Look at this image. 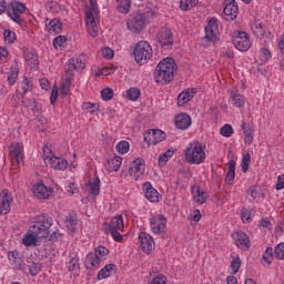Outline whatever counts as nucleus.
<instances>
[{
  "instance_id": "f257e3e1",
  "label": "nucleus",
  "mask_w": 284,
  "mask_h": 284,
  "mask_svg": "<svg viewBox=\"0 0 284 284\" xmlns=\"http://www.w3.org/2000/svg\"><path fill=\"white\" fill-rule=\"evenodd\" d=\"M174 70H176V62L172 58H165L159 62L154 71V79L160 85H168L174 81Z\"/></svg>"
},
{
  "instance_id": "f03ea898",
  "label": "nucleus",
  "mask_w": 284,
  "mask_h": 284,
  "mask_svg": "<svg viewBox=\"0 0 284 284\" xmlns=\"http://www.w3.org/2000/svg\"><path fill=\"white\" fill-rule=\"evenodd\" d=\"M54 224L52 216L48 214L39 215L33 225L30 226V232L36 234L38 239H48L50 236V227Z\"/></svg>"
},
{
  "instance_id": "7ed1b4c3",
  "label": "nucleus",
  "mask_w": 284,
  "mask_h": 284,
  "mask_svg": "<svg viewBox=\"0 0 284 284\" xmlns=\"http://www.w3.org/2000/svg\"><path fill=\"white\" fill-rule=\"evenodd\" d=\"M184 156L186 163H190L191 165L203 163V161H205V150L203 149V144L199 141L190 143L184 151Z\"/></svg>"
},
{
  "instance_id": "20e7f679",
  "label": "nucleus",
  "mask_w": 284,
  "mask_h": 284,
  "mask_svg": "<svg viewBox=\"0 0 284 284\" xmlns=\"http://www.w3.org/2000/svg\"><path fill=\"white\" fill-rule=\"evenodd\" d=\"M150 17H154V11H152V9H148L144 13L135 12L129 17L126 26L131 32L139 34L145 27V19Z\"/></svg>"
},
{
  "instance_id": "39448f33",
  "label": "nucleus",
  "mask_w": 284,
  "mask_h": 284,
  "mask_svg": "<svg viewBox=\"0 0 284 284\" xmlns=\"http://www.w3.org/2000/svg\"><path fill=\"white\" fill-rule=\"evenodd\" d=\"M134 60L139 63V65H145L150 59H152V45L148 41H140L135 44L134 51Z\"/></svg>"
},
{
  "instance_id": "423d86ee",
  "label": "nucleus",
  "mask_w": 284,
  "mask_h": 284,
  "mask_svg": "<svg viewBox=\"0 0 284 284\" xmlns=\"http://www.w3.org/2000/svg\"><path fill=\"white\" fill-rule=\"evenodd\" d=\"M94 14H99V4L97 3V0H90V8L85 11V21L89 34L93 39L99 34V27H97Z\"/></svg>"
},
{
  "instance_id": "0eeeda50",
  "label": "nucleus",
  "mask_w": 284,
  "mask_h": 284,
  "mask_svg": "<svg viewBox=\"0 0 284 284\" xmlns=\"http://www.w3.org/2000/svg\"><path fill=\"white\" fill-rule=\"evenodd\" d=\"M232 43L240 50V52H247L252 47V42L250 41V36L245 31H234L232 37Z\"/></svg>"
},
{
  "instance_id": "6e6552de",
  "label": "nucleus",
  "mask_w": 284,
  "mask_h": 284,
  "mask_svg": "<svg viewBox=\"0 0 284 284\" xmlns=\"http://www.w3.org/2000/svg\"><path fill=\"white\" fill-rule=\"evenodd\" d=\"M129 174L134 181H139V179L145 174V160H143V158L133 160L129 166Z\"/></svg>"
},
{
  "instance_id": "1a4fd4ad",
  "label": "nucleus",
  "mask_w": 284,
  "mask_h": 284,
  "mask_svg": "<svg viewBox=\"0 0 284 284\" xmlns=\"http://www.w3.org/2000/svg\"><path fill=\"white\" fill-rule=\"evenodd\" d=\"M223 14L225 21H234L239 17V3H236V0H224Z\"/></svg>"
},
{
  "instance_id": "9d476101",
  "label": "nucleus",
  "mask_w": 284,
  "mask_h": 284,
  "mask_svg": "<svg viewBox=\"0 0 284 284\" xmlns=\"http://www.w3.org/2000/svg\"><path fill=\"white\" fill-rule=\"evenodd\" d=\"M219 33V23L216 18H211L209 20V24L205 27V37L204 41L210 45L214 39H216V34Z\"/></svg>"
},
{
  "instance_id": "9b49d317",
  "label": "nucleus",
  "mask_w": 284,
  "mask_h": 284,
  "mask_svg": "<svg viewBox=\"0 0 284 284\" xmlns=\"http://www.w3.org/2000/svg\"><path fill=\"white\" fill-rule=\"evenodd\" d=\"M139 241L142 252H144V254H150V252H152L154 247H156V244L154 243V237L145 232L140 233Z\"/></svg>"
},
{
  "instance_id": "f8f14e48",
  "label": "nucleus",
  "mask_w": 284,
  "mask_h": 284,
  "mask_svg": "<svg viewBox=\"0 0 284 284\" xmlns=\"http://www.w3.org/2000/svg\"><path fill=\"white\" fill-rule=\"evenodd\" d=\"M158 42L161 48H169V45H174V36L172 34V30L168 28H162L158 33Z\"/></svg>"
},
{
  "instance_id": "ddd939ff",
  "label": "nucleus",
  "mask_w": 284,
  "mask_h": 284,
  "mask_svg": "<svg viewBox=\"0 0 284 284\" xmlns=\"http://www.w3.org/2000/svg\"><path fill=\"white\" fill-rule=\"evenodd\" d=\"M166 222H168V220L165 219V216H163L161 214L153 216L150 220V226H151L153 234H162V232H165V223Z\"/></svg>"
},
{
  "instance_id": "4468645a",
  "label": "nucleus",
  "mask_w": 284,
  "mask_h": 284,
  "mask_svg": "<svg viewBox=\"0 0 284 284\" xmlns=\"http://www.w3.org/2000/svg\"><path fill=\"white\" fill-rule=\"evenodd\" d=\"M233 240L236 245V247H240V250H250V236L245 234L243 231H237L233 233Z\"/></svg>"
},
{
  "instance_id": "2eb2a0df",
  "label": "nucleus",
  "mask_w": 284,
  "mask_h": 284,
  "mask_svg": "<svg viewBox=\"0 0 284 284\" xmlns=\"http://www.w3.org/2000/svg\"><path fill=\"white\" fill-rule=\"evenodd\" d=\"M12 203V196L8 194V190H3L0 194V214H10V205Z\"/></svg>"
},
{
  "instance_id": "dca6fc26",
  "label": "nucleus",
  "mask_w": 284,
  "mask_h": 284,
  "mask_svg": "<svg viewBox=\"0 0 284 284\" xmlns=\"http://www.w3.org/2000/svg\"><path fill=\"white\" fill-rule=\"evenodd\" d=\"M33 194L37 199H48L52 194V190L43 183L33 185Z\"/></svg>"
},
{
  "instance_id": "f3484780",
  "label": "nucleus",
  "mask_w": 284,
  "mask_h": 284,
  "mask_svg": "<svg viewBox=\"0 0 284 284\" xmlns=\"http://www.w3.org/2000/svg\"><path fill=\"white\" fill-rule=\"evenodd\" d=\"M192 125V118L187 113H181L175 116V126L178 130H187Z\"/></svg>"
},
{
  "instance_id": "a211bd4d",
  "label": "nucleus",
  "mask_w": 284,
  "mask_h": 284,
  "mask_svg": "<svg viewBox=\"0 0 284 284\" xmlns=\"http://www.w3.org/2000/svg\"><path fill=\"white\" fill-rule=\"evenodd\" d=\"M145 199L150 201L151 203H159V191L156 189L152 187V183L145 182L143 184Z\"/></svg>"
},
{
  "instance_id": "6ab92c4d",
  "label": "nucleus",
  "mask_w": 284,
  "mask_h": 284,
  "mask_svg": "<svg viewBox=\"0 0 284 284\" xmlns=\"http://www.w3.org/2000/svg\"><path fill=\"white\" fill-rule=\"evenodd\" d=\"M44 160L49 161L53 170H65L68 168V160L65 159L57 158L55 155H47Z\"/></svg>"
},
{
  "instance_id": "aec40b11",
  "label": "nucleus",
  "mask_w": 284,
  "mask_h": 284,
  "mask_svg": "<svg viewBox=\"0 0 284 284\" xmlns=\"http://www.w3.org/2000/svg\"><path fill=\"white\" fill-rule=\"evenodd\" d=\"M194 94H196V89L194 88L183 91L178 95V105L181 108L185 105V103H190V101L194 99Z\"/></svg>"
},
{
  "instance_id": "412c9836",
  "label": "nucleus",
  "mask_w": 284,
  "mask_h": 284,
  "mask_svg": "<svg viewBox=\"0 0 284 284\" xmlns=\"http://www.w3.org/2000/svg\"><path fill=\"white\" fill-rule=\"evenodd\" d=\"M24 60L27 61L28 65H30L33 72L39 70V55L34 51H26L24 52Z\"/></svg>"
},
{
  "instance_id": "4be33fe9",
  "label": "nucleus",
  "mask_w": 284,
  "mask_h": 284,
  "mask_svg": "<svg viewBox=\"0 0 284 284\" xmlns=\"http://www.w3.org/2000/svg\"><path fill=\"white\" fill-rule=\"evenodd\" d=\"M191 192L193 194L194 201H196V203H200V205H203V203L207 201V192L202 191L201 186H192Z\"/></svg>"
},
{
  "instance_id": "5701e85b",
  "label": "nucleus",
  "mask_w": 284,
  "mask_h": 284,
  "mask_svg": "<svg viewBox=\"0 0 284 284\" xmlns=\"http://www.w3.org/2000/svg\"><path fill=\"white\" fill-rule=\"evenodd\" d=\"M102 229L105 234H111V236L115 241V243H121L123 241V235H121V233H119V231H118L119 229H112V226H110V223L104 222L102 224Z\"/></svg>"
},
{
  "instance_id": "b1692460",
  "label": "nucleus",
  "mask_w": 284,
  "mask_h": 284,
  "mask_svg": "<svg viewBox=\"0 0 284 284\" xmlns=\"http://www.w3.org/2000/svg\"><path fill=\"white\" fill-rule=\"evenodd\" d=\"M234 179H236V161L230 160L229 161V171L225 175V183L227 185H233Z\"/></svg>"
},
{
  "instance_id": "393cba45",
  "label": "nucleus",
  "mask_w": 284,
  "mask_h": 284,
  "mask_svg": "<svg viewBox=\"0 0 284 284\" xmlns=\"http://www.w3.org/2000/svg\"><path fill=\"white\" fill-rule=\"evenodd\" d=\"M84 265L87 270H99V265H101V258H98L94 253H89L85 257Z\"/></svg>"
},
{
  "instance_id": "a878e982",
  "label": "nucleus",
  "mask_w": 284,
  "mask_h": 284,
  "mask_svg": "<svg viewBox=\"0 0 284 284\" xmlns=\"http://www.w3.org/2000/svg\"><path fill=\"white\" fill-rule=\"evenodd\" d=\"M121 163H123V158L115 156L106 161L105 169L109 172H119V169L121 168Z\"/></svg>"
},
{
  "instance_id": "bb28decb",
  "label": "nucleus",
  "mask_w": 284,
  "mask_h": 284,
  "mask_svg": "<svg viewBox=\"0 0 284 284\" xmlns=\"http://www.w3.org/2000/svg\"><path fill=\"white\" fill-rule=\"evenodd\" d=\"M109 226H111L112 230H119L120 232H123L125 227V224H123V215H115L112 217Z\"/></svg>"
},
{
  "instance_id": "cd10ccee",
  "label": "nucleus",
  "mask_w": 284,
  "mask_h": 284,
  "mask_svg": "<svg viewBox=\"0 0 284 284\" xmlns=\"http://www.w3.org/2000/svg\"><path fill=\"white\" fill-rule=\"evenodd\" d=\"M90 194L93 196H98L101 193V180L99 178L93 179V181H89Z\"/></svg>"
},
{
  "instance_id": "c85d7f7f",
  "label": "nucleus",
  "mask_w": 284,
  "mask_h": 284,
  "mask_svg": "<svg viewBox=\"0 0 284 284\" xmlns=\"http://www.w3.org/2000/svg\"><path fill=\"white\" fill-rule=\"evenodd\" d=\"M11 158L17 161V163H23V153H21V148L19 145L10 146Z\"/></svg>"
},
{
  "instance_id": "c756f323",
  "label": "nucleus",
  "mask_w": 284,
  "mask_h": 284,
  "mask_svg": "<svg viewBox=\"0 0 284 284\" xmlns=\"http://www.w3.org/2000/svg\"><path fill=\"white\" fill-rule=\"evenodd\" d=\"M115 271H116V265H114V264H106L98 273V280L101 281V278H108V276H110V272H115Z\"/></svg>"
},
{
  "instance_id": "7c9ffc66",
  "label": "nucleus",
  "mask_w": 284,
  "mask_h": 284,
  "mask_svg": "<svg viewBox=\"0 0 284 284\" xmlns=\"http://www.w3.org/2000/svg\"><path fill=\"white\" fill-rule=\"evenodd\" d=\"M166 136L168 135L165 134V132H163L159 129H152L153 145L162 143V141H165Z\"/></svg>"
},
{
  "instance_id": "2f4dec72",
  "label": "nucleus",
  "mask_w": 284,
  "mask_h": 284,
  "mask_svg": "<svg viewBox=\"0 0 284 284\" xmlns=\"http://www.w3.org/2000/svg\"><path fill=\"white\" fill-rule=\"evenodd\" d=\"M39 241V235L34 234L33 232L27 234L23 239H22V243L23 245H26L27 247H30L32 245H37Z\"/></svg>"
},
{
  "instance_id": "473e14b6",
  "label": "nucleus",
  "mask_w": 284,
  "mask_h": 284,
  "mask_svg": "<svg viewBox=\"0 0 284 284\" xmlns=\"http://www.w3.org/2000/svg\"><path fill=\"white\" fill-rule=\"evenodd\" d=\"M49 32H55V34H59L63 30V23L59 21V19H52L49 22Z\"/></svg>"
},
{
  "instance_id": "72a5a7b5",
  "label": "nucleus",
  "mask_w": 284,
  "mask_h": 284,
  "mask_svg": "<svg viewBox=\"0 0 284 284\" xmlns=\"http://www.w3.org/2000/svg\"><path fill=\"white\" fill-rule=\"evenodd\" d=\"M196 6H199V0H180V8L184 12L192 10V8H196Z\"/></svg>"
},
{
  "instance_id": "f704fd0d",
  "label": "nucleus",
  "mask_w": 284,
  "mask_h": 284,
  "mask_svg": "<svg viewBox=\"0 0 284 284\" xmlns=\"http://www.w3.org/2000/svg\"><path fill=\"white\" fill-rule=\"evenodd\" d=\"M242 130H243V134L245 136L244 142L247 145H252V143L254 141V135H252V129H248L247 125L245 124V122H243Z\"/></svg>"
},
{
  "instance_id": "c9c22d12",
  "label": "nucleus",
  "mask_w": 284,
  "mask_h": 284,
  "mask_svg": "<svg viewBox=\"0 0 284 284\" xmlns=\"http://www.w3.org/2000/svg\"><path fill=\"white\" fill-rule=\"evenodd\" d=\"M231 99L235 108H243L245 105V98L241 93H231Z\"/></svg>"
},
{
  "instance_id": "e433bc0d",
  "label": "nucleus",
  "mask_w": 284,
  "mask_h": 284,
  "mask_svg": "<svg viewBox=\"0 0 284 284\" xmlns=\"http://www.w3.org/2000/svg\"><path fill=\"white\" fill-rule=\"evenodd\" d=\"M74 70H77V63L74 61V58H71L64 65V71L67 73L68 77H74V74L72 72H74Z\"/></svg>"
},
{
  "instance_id": "4c0bfd02",
  "label": "nucleus",
  "mask_w": 284,
  "mask_h": 284,
  "mask_svg": "<svg viewBox=\"0 0 284 284\" xmlns=\"http://www.w3.org/2000/svg\"><path fill=\"white\" fill-rule=\"evenodd\" d=\"M115 150L119 154H128L130 152V142L121 141L115 145Z\"/></svg>"
},
{
  "instance_id": "58836bf2",
  "label": "nucleus",
  "mask_w": 284,
  "mask_h": 284,
  "mask_svg": "<svg viewBox=\"0 0 284 284\" xmlns=\"http://www.w3.org/2000/svg\"><path fill=\"white\" fill-rule=\"evenodd\" d=\"M139 97H141V90H139V88H131L126 91L129 101H138Z\"/></svg>"
},
{
  "instance_id": "ea45409f",
  "label": "nucleus",
  "mask_w": 284,
  "mask_h": 284,
  "mask_svg": "<svg viewBox=\"0 0 284 284\" xmlns=\"http://www.w3.org/2000/svg\"><path fill=\"white\" fill-rule=\"evenodd\" d=\"M132 6V1L130 0H124L122 1L116 10L118 12H121V14H128L130 12V7Z\"/></svg>"
},
{
  "instance_id": "a19ab883",
  "label": "nucleus",
  "mask_w": 284,
  "mask_h": 284,
  "mask_svg": "<svg viewBox=\"0 0 284 284\" xmlns=\"http://www.w3.org/2000/svg\"><path fill=\"white\" fill-rule=\"evenodd\" d=\"M70 85H72V75H67L61 85L63 97H68V93L70 92Z\"/></svg>"
},
{
  "instance_id": "79ce46f5",
  "label": "nucleus",
  "mask_w": 284,
  "mask_h": 284,
  "mask_svg": "<svg viewBox=\"0 0 284 284\" xmlns=\"http://www.w3.org/2000/svg\"><path fill=\"white\" fill-rule=\"evenodd\" d=\"M80 265L81 264L79 263V256L74 255L73 257L70 258L68 263V270L69 272H75V270H79Z\"/></svg>"
},
{
  "instance_id": "37998d69",
  "label": "nucleus",
  "mask_w": 284,
  "mask_h": 284,
  "mask_svg": "<svg viewBox=\"0 0 284 284\" xmlns=\"http://www.w3.org/2000/svg\"><path fill=\"white\" fill-rule=\"evenodd\" d=\"M6 43H14L17 41V33L13 31L6 29L3 32Z\"/></svg>"
},
{
  "instance_id": "c03bdc74",
  "label": "nucleus",
  "mask_w": 284,
  "mask_h": 284,
  "mask_svg": "<svg viewBox=\"0 0 284 284\" xmlns=\"http://www.w3.org/2000/svg\"><path fill=\"white\" fill-rule=\"evenodd\" d=\"M7 14L8 17H10V19H12V21H14V23H18L19 26L23 23V19H21V13L13 11V9L9 10Z\"/></svg>"
},
{
  "instance_id": "a18cd8bd",
  "label": "nucleus",
  "mask_w": 284,
  "mask_h": 284,
  "mask_svg": "<svg viewBox=\"0 0 284 284\" xmlns=\"http://www.w3.org/2000/svg\"><path fill=\"white\" fill-rule=\"evenodd\" d=\"M274 256L277 261L284 260V243H280L275 246Z\"/></svg>"
},
{
  "instance_id": "49530a36",
  "label": "nucleus",
  "mask_w": 284,
  "mask_h": 284,
  "mask_svg": "<svg viewBox=\"0 0 284 284\" xmlns=\"http://www.w3.org/2000/svg\"><path fill=\"white\" fill-rule=\"evenodd\" d=\"M220 134H222V136H225L226 139H230V136L234 134V129L230 124H224L220 129Z\"/></svg>"
},
{
  "instance_id": "de8ad7c7",
  "label": "nucleus",
  "mask_w": 284,
  "mask_h": 284,
  "mask_svg": "<svg viewBox=\"0 0 284 284\" xmlns=\"http://www.w3.org/2000/svg\"><path fill=\"white\" fill-rule=\"evenodd\" d=\"M93 254L97 258H103V256H108L110 254V250L105 246H98Z\"/></svg>"
},
{
  "instance_id": "09e8293b",
  "label": "nucleus",
  "mask_w": 284,
  "mask_h": 284,
  "mask_svg": "<svg viewBox=\"0 0 284 284\" xmlns=\"http://www.w3.org/2000/svg\"><path fill=\"white\" fill-rule=\"evenodd\" d=\"M252 161V155L250 153H246L242 158L241 166H242V172H247L250 170V162Z\"/></svg>"
},
{
  "instance_id": "8fccbe9b",
  "label": "nucleus",
  "mask_w": 284,
  "mask_h": 284,
  "mask_svg": "<svg viewBox=\"0 0 284 284\" xmlns=\"http://www.w3.org/2000/svg\"><path fill=\"white\" fill-rule=\"evenodd\" d=\"M263 258L267 265H272V261H274V248L267 247L263 254Z\"/></svg>"
},
{
  "instance_id": "3c124183",
  "label": "nucleus",
  "mask_w": 284,
  "mask_h": 284,
  "mask_svg": "<svg viewBox=\"0 0 284 284\" xmlns=\"http://www.w3.org/2000/svg\"><path fill=\"white\" fill-rule=\"evenodd\" d=\"M114 91L111 88H105L101 91V98L103 101H112Z\"/></svg>"
},
{
  "instance_id": "603ef678",
  "label": "nucleus",
  "mask_w": 284,
  "mask_h": 284,
  "mask_svg": "<svg viewBox=\"0 0 284 284\" xmlns=\"http://www.w3.org/2000/svg\"><path fill=\"white\" fill-rule=\"evenodd\" d=\"M17 79H19V69H13L8 74L9 85H14V83H17Z\"/></svg>"
},
{
  "instance_id": "864d4df0",
  "label": "nucleus",
  "mask_w": 284,
  "mask_h": 284,
  "mask_svg": "<svg viewBox=\"0 0 284 284\" xmlns=\"http://www.w3.org/2000/svg\"><path fill=\"white\" fill-rule=\"evenodd\" d=\"M11 265H13V270H20L21 272H26V262H23V257L21 256L12 262Z\"/></svg>"
},
{
  "instance_id": "5fc2aeb1",
  "label": "nucleus",
  "mask_w": 284,
  "mask_h": 284,
  "mask_svg": "<svg viewBox=\"0 0 284 284\" xmlns=\"http://www.w3.org/2000/svg\"><path fill=\"white\" fill-rule=\"evenodd\" d=\"M260 57L261 61L265 63L266 61H270V59H272V52L267 48H262L260 51Z\"/></svg>"
},
{
  "instance_id": "6e6d98bb",
  "label": "nucleus",
  "mask_w": 284,
  "mask_h": 284,
  "mask_svg": "<svg viewBox=\"0 0 284 284\" xmlns=\"http://www.w3.org/2000/svg\"><path fill=\"white\" fill-rule=\"evenodd\" d=\"M231 270L233 274H239V270H241V257H234L231 262Z\"/></svg>"
},
{
  "instance_id": "4d7b16f0",
  "label": "nucleus",
  "mask_w": 284,
  "mask_h": 284,
  "mask_svg": "<svg viewBox=\"0 0 284 284\" xmlns=\"http://www.w3.org/2000/svg\"><path fill=\"white\" fill-rule=\"evenodd\" d=\"M11 10L13 12H18L20 14H23V12H26V4L21 3V2H14L11 4Z\"/></svg>"
},
{
  "instance_id": "13d9d810",
  "label": "nucleus",
  "mask_w": 284,
  "mask_h": 284,
  "mask_svg": "<svg viewBox=\"0 0 284 284\" xmlns=\"http://www.w3.org/2000/svg\"><path fill=\"white\" fill-rule=\"evenodd\" d=\"M255 37H257V39H263V37H265V29H263V24L258 23L255 24V29L253 30Z\"/></svg>"
},
{
  "instance_id": "bf43d9fd",
  "label": "nucleus",
  "mask_w": 284,
  "mask_h": 284,
  "mask_svg": "<svg viewBox=\"0 0 284 284\" xmlns=\"http://www.w3.org/2000/svg\"><path fill=\"white\" fill-rule=\"evenodd\" d=\"M65 41H68V38L65 36H58L53 40V47L61 48V45H63V43H65Z\"/></svg>"
},
{
  "instance_id": "052dcab7",
  "label": "nucleus",
  "mask_w": 284,
  "mask_h": 284,
  "mask_svg": "<svg viewBox=\"0 0 284 284\" xmlns=\"http://www.w3.org/2000/svg\"><path fill=\"white\" fill-rule=\"evenodd\" d=\"M29 272L31 276H37L41 272V264L32 263L31 266H29Z\"/></svg>"
},
{
  "instance_id": "680f3d73",
  "label": "nucleus",
  "mask_w": 284,
  "mask_h": 284,
  "mask_svg": "<svg viewBox=\"0 0 284 284\" xmlns=\"http://www.w3.org/2000/svg\"><path fill=\"white\" fill-rule=\"evenodd\" d=\"M102 57H104V59H114V50L110 47L102 49Z\"/></svg>"
},
{
  "instance_id": "e2e57ef3",
  "label": "nucleus",
  "mask_w": 284,
  "mask_h": 284,
  "mask_svg": "<svg viewBox=\"0 0 284 284\" xmlns=\"http://www.w3.org/2000/svg\"><path fill=\"white\" fill-rule=\"evenodd\" d=\"M143 139L149 145H154V140H152L154 139L152 136V129L143 133Z\"/></svg>"
},
{
  "instance_id": "0e129e2a",
  "label": "nucleus",
  "mask_w": 284,
  "mask_h": 284,
  "mask_svg": "<svg viewBox=\"0 0 284 284\" xmlns=\"http://www.w3.org/2000/svg\"><path fill=\"white\" fill-rule=\"evenodd\" d=\"M21 257V253H19V251H9L8 253V258L10 261V263H13L17 261V258Z\"/></svg>"
},
{
  "instance_id": "69168bd1",
  "label": "nucleus",
  "mask_w": 284,
  "mask_h": 284,
  "mask_svg": "<svg viewBox=\"0 0 284 284\" xmlns=\"http://www.w3.org/2000/svg\"><path fill=\"white\" fill-rule=\"evenodd\" d=\"M241 219L243 223H247L250 219H252V214L247 211V209L241 210Z\"/></svg>"
},
{
  "instance_id": "338daca9",
  "label": "nucleus",
  "mask_w": 284,
  "mask_h": 284,
  "mask_svg": "<svg viewBox=\"0 0 284 284\" xmlns=\"http://www.w3.org/2000/svg\"><path fill=\"white\" fill-rule=\"evenodd\" d=\"M67 223H70V225H78L79 219H77V214L70 213L69 215H67Z\"/></svg>"
},
{
  "instance_id": "774afa93",
  "label": "nucleus",
  "mask_w": 284,
  "mask_h": 284,
  "mask_svg": "<svg viewBox=\"0 0 284 284\" xmlns=\"http://www.w3.org/2000/svg\"><path fill=\"white\" fill-rule=\"evenodd\" d=\"M276 190H284V174L277 178Z\"/></svg>"
}]
</instances>
